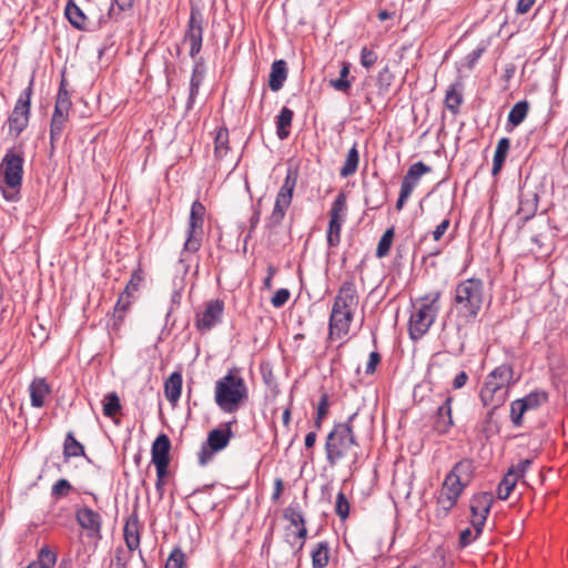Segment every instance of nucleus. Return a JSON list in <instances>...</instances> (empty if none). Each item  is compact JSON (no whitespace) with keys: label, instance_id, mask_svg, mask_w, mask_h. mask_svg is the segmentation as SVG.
I'll list each match as a JSON object with an SVG mask.
<instances>
[{"label":"nucleus","instance_id":"obj_1","mask_svg":"<svg viewBox=\"0 0 568 568\" xmlns=\"http://www.w3.org/2000/svg\"><path fill=\"white\" fill-rule=\"evenodd\" d=\"M357 306L356 286L352 281H346L339 287L332 306L328 324L331 338L341 339L348 334Z\"/></svg>","mask_w":568,"mask_h":568},{"label":"nucleus","instance_id":"obj_2","mask_svg":"<svg viewBox=\"0 0 568 568\" xmlns=\"http://www.w3.org/2000/svg\"><path fill=\"white\" fill-rule=\"evenodd\" d=\"M475 471L473 460L458 462L446 475L437 496L438 511L446 516L457 504L464 489L470 484Z\"/></svg>","mask_w":568,"mask_h":568},{"label":"nucleus","instance_id":"obj_3","mask_svg":"<svg viewBox=\"0 0 568 568\" xmlns=\"http://www.w3.org/2000/svg\"><path fill=\"white\" fill-rule=\"evenodd\" d=\"M248 390L241 372L232 368L215 382L214 398L224 413H235L247 399Z\"/></svg>","mask_w":568,"mask_h":568},{"label":"nucleus","instance_id":"obj_4","mask_svg":"<svg viewBox=\"0 0 568 568\" xmlns=\"http://www.w3.org/2000/svg\"><path fill=\"white\" fill-rule=\"evenodd\" d=\"M440 296L439 291H433L412 302L408 321V333L412 339L417 341L429 331L440 308Z\"/></svg>","mask_w":568,"mask_h":568},{"label":"nucleus","instance_id":"obj_5","mask_svg":"<svg viewBox=\"0 0 568 568\" xmlns=\"http://www.w3.org/2000/svg\"><path fill=\"white\" fill-rule=\"evenodd\" d=\"M485 300V286L479 278H467L455 288V308L464 323H473L479 314Z\"/></svg>","mask_w":568,"mask_h":568},{"label":"nucleus","instance_id":"obj_6","mask_svg":"<svg viewBox=\"0 0 568 568\" xmlns=\"http://www.w3.org/2000/svg\"><path fill=\"white\" fill-rule=\"evenodd\" d=\"M514 369L511 365L501 364L491 371L480 389V400L484 406L491 410L497 409L506 402L509 387L515 384Z\"/></svg>","mask_w":568,"mask_h":568},{"label":"nucleus","instance_id":"obj_7","mask_svg":"<svg viewBox=\"0 0 568 568\" xmlns=\"http://www.w3.org/2000/svg\"><path fill=\"white\" fill-rule=\"evenodd\" d=\"M356 414H353L348 417L347 422L335 425L328 434L325 452L331 466L336 465L338 460L351 454L356 457L355 448L357 447V443L352 426Z\"/></svg>","mask_w":568,"mask_h":568},{"label":"nucleus","instance_id":"obj_8","mask_svg":"<svg viewBox=\"0 0 568 568\" xmlns=\"http://www.w3.org/2000/svg\"><path fill=\"white\" fill-rule=\"evenodd\" d=\"M23 162L22 155L10 149L0 163V191L9 202H17L20 199Z\"/></svg>","mask_w":568,"mask_h":568},{"label":"nucleus","instance_id":"obj_9","mask_svg":"<svg viewBox=\"0 0 568 568\" xmlns=\"http://www.w3.org/2000/svg\"><path fill=\"white\" fill-rule=\"evenodd\" d=\"M295 186L296 178L288 172L275 196L273 210L266 220L265 229L267 231L268 240L277 233L276 229L283 222L286 212L292 204Z\"/></svg>","mask_w":568,"mask_h":568},{"label":"nucleus","instance_id":"obj_10","mask_svg":"<svg viewBox=\"0 0 568 568\" xmlns=\"http://www.w3.org/2000/svg\"><path fill=\"white\" fill-rule=\"evenodd\" d=\"M493 505V496L487 493L475 495L470 501L471 511V526L475 534L470 528H466L459 535V544L462 547L468 546L473 540L477 539L483 531L487 516Z\"/></svg>","mask_w":568,"mask_h":568},{"label":"nucleus","instance_id":"obj_11","mask_svg":"<svg viewBox=\"0 0 568 568\" xmlns=\"http://www.w3.org/2000/svg\"><path fill=\"white\" fill-rule=\"evenodd\" d=\"M33 79L29 85L20 93L14 108L8 118V134L12 139H17L29 125L31 115V97H32Z\"/></svg>","mask_w":568,"mask_h":568},{"label":"nucleus","instance_id":"obj_12","mask_svg":"<svg viewBox=\"0 0 568 568\" xmlns=\"http://www.w3.org/2000/svg\"><path fill=\"white\" fill-rule=\"evenodd\" d=\"M204 215L205 206L200 201H194L190 211L183 253H195L200 250L203 240Z\"/></svg>","mask_w":568,"mask_h":568},{"label":"nucleus","instance_id":"obj_13","mask_svg":"<svg viewBox=\"0 0 568 568\" xmlns=\"http://www.w3.org/2000/svg\"><path fill=\"white\" fill-rule=\"evenodd\" d=\"M224 313V302L216 298L206 301L196 312L195 326L201 332L211 331L221 323Z\"/></svg>","mask_w":568,"mask_h":568},{"label":"nucleus","instance_id":"obj_14","mask_svg":"<svg viewBox=\"0 0 568 568\" xmlns=\"http://www.w3.org/2000/svg\"><path fill=\"white\" fill-rule=\"evenodd\" d=\"M428 172H430V168L420 161L409 166L402 181L400 192L396 203L398 211L403 209L414 189L419 183L420 178Z\"/></svg>","mask_w":568,"mask_h":568},{"label":"nucleus","instance_id":"obj_15","mask_svg":"<svg viewBox=\"0 0 568 568\" xmlns=\"http://www.w3.org/2000/svg\"><path fill=\"white\" fill-rule=\"evenodd\" d=\"M232 437L230 426L225 429H213L209 433L206 443L202 445L199 453V462L201 465H206L212 458L213 454L222 450L227 446Z\"/></svg>","mask_w":568,"mask_h":568},{"label":"nucleus","instance_id":"obj_16","mask_svg":"<svg viewBox=\"0 0 568 568\" xmlns=\"http://www.w3.org/2000/svg\"><path fill=\"white\" fill-rule=\"evenodd\" d=\"M75 520L89 537L101 538L102 518L99 513L87 506L80 507L75 511Z\"/></svg>","mask_w":568,"mask_h":568},{"label":"nucleus","instance_id":"obj_17","mask_svg":"<svg viewBox=\"0 0 568 568\" xmlns=\"http://www.w3.org/2000/svg\"><path fill=\"white\" fill-rule=\"evenodd\" d=\"M171 443L166 435H160L152 445V463L160 475L168 474Z\"/></svg>","mask_w":568,"mask_h":568},{"label":"nucleus","instance_id":"obj_18","mask_svg":"<svg viewBox=\"0 0 568 568\" xmlns=\"http://www.w3.org/2000/svg\"><path fill=\"white\" fill-rule=\"evenodd\" d=\"M203 27L201 16L192 11L189 19V28L184 37V41L190 45V55L195 58L202 48Z\"/></svg>","mask_w":568,"mask_h":568},{"label":"nucleus","instance_id":"obj_19","mask_svg":"<svg viewBox=\"0 0 568 568\" xmlns=\"http://www.w3.org/2000/svg\"><path fill=\"white\" fill-rule=\"evenodd\" d=\"M452 402L453 398L448 396L445 402L437 408L434 420V428L439 434L447 433L453 426Z\"/></svg>","mask_w":568,"mask_h":568},{"label":"nucleus","instance_id":"obj_20","mask_svg":"<svg viewBox=\"0 0 568 568\" xmlns=\"http://www.w3.org/2000/svg\"><path fill=\"white\" fill-rule=\"evenodd\" d=\"M205 77V67L201 60L195 61L192 77L190 80L189 98L186 102V110H191L194 106L199 89L203 83Z\"/></svg>","mask_w":568,"mask_h":568},{"label":"nucleus","instance_id":"obj_21","mask_svg":"<svg viewBox=\"0 0 568 568\" xmlns=\"http://www.w3.org/2000/svg\"><path fill=\"white\" fill-rule=\"evenodd\" d=\"M182 381V374L173 372L164 383L165 397L173 406L176 405L181 397Z\"/></svg>","mask_w":568,"mask_h":568},{"label":"nucleus","instance_id":"obj_22","mask_svg":"<svg viewBox=\"0 0 568 568\" xmlns=\"http://www.w3.org/2000/svg\"><path fill=\"white\" fill-rule=\"evenodd\" d=\"M31 405L42 407L45 397L50 394V387L44 378H34L29 387Z\"/></svg>","mask_w":568,"mask_h":568},{"label":"nucleus","instance_id":"obj_23","mask_svg":"<svg viewBox=\"0 0 568 568\" xmlns=\"http://www.w3.org/2000/svg\"><path fill=\"white\" fill-rule=\"evenodd\" d=\"M287 78V67L284 60H276L273 62L268 79L270 89L274 92L282 89Z\"/></svg>","mask_w":568,"mask_h":568},{"label":"nucleus","instance_id":"obj_24","mask_svg":"<svg viewBox=\"0 0 568 568\" xmlns=\"http://www.w3.org/2000/svg\"><path fill=\"white\" fill-rule=\"evenodd\" d=\"M68 119L69 111L54 110L50 128V138L52 142L60 139L65 129Z\"/></svg>","mask_w":568,"mask_h":568},{"label":"nucleus","instance_id":"obj_25","mask_svg":"<svg viewBox=\"0 0 568 568\" xmlns=\"http://www.w3.org/2000/svg\"><path fill=\"white\" fill-rule=\"evenodd\" d=\"M293 120V111L284 106L276 116V134L281 140H285L290 135V126Z\"/></svg>","mask_w":568,"mask_h":568},{"label":"nucleus","instance_id":"obj_26","mask_svg":"<svg viewBox=\"0 0 568 568\" xmlns=\"http://www.w3.org/2000/svg\"><path fill=\"white\" fill-rule=\"evenodd\" d=\"M510 148L508 138H503L498 141L493 161V175H497L503 168L505 159Z\"/></svg>","mask_w":568,"mask_h":568},{"label":"nucleus","instance_id":"obj_27","mask_svg":"<svg viewBox=\"0 0 568 568\" xmlns=\"http://www.w3.org/2000/svg\"><path fill=\"white\" fill-rule=\"evenodd\" d=\"M359 162V153L357 150V145L354 144L351 150L347 152L343 166L341 168L339 174L342 178H348L353 175Z\"/></svg>","mask_w":568,"mask_h":568},{"label":"nucleus","instance_id":"obj_28","mask_svg":"<svg viewBox=\"0 0 568 568\" xmlns=\"http://www.w3.org/2000/svg\"><path fill=\"white\" fill-rule=\"evenodd\" d=\"M285 518L297 528L296 536L302 540V547L304 545V539L306 538L307 535V529L305 527V520L302 513L293 508H287L285 511Z\"/></svg>","mask_w":568,"mask_h":568},{"label":"nucleus","instance_id":"obj_29","mask_svg":"<svg viewBox=\"0 0 568 568\" xmlns=\"http://www.w3.org/2000/svg\"><path fill=\"white\" fill-rule=\"evenodd\" d=\"M64 13L67 19L73 27H75L77 29H84L87 17L73 1H69L67 3Z\"/></svg>","mask_w":568,"mask_h":568},{"label":"nucleus","instance_id":"obj_30","mask_svg":"<svg viewBox=\"0 0 568 568\" xmlns=\"http://www.w3.org/2000/svg\"><path fill=\"white\" fill-rule=\"evenodd\" d=\"M347 213V196L344 192H339L334 200L329 210V219L345 222Z\"/></svg>","mask_w":568,"mask_h":568},{"label":"nucleus","instance_id":"obj_31","mask_svg":"<svg viewBox=\"0 0 568 568\" xmlns=\"http://www.w3.org/2000/svg\"><path fill=\"white\" fill-rule=\"evenodd\" d=\"M329 559V549L326 541H321L312 551V564L314 568H324Z\"/></svg>","mask_w":568,"mask_h":568},{"label":"nucleus","instance_id":"obj_32","mask_svg":"<svg viewBox=\"0 0 568 568\" xmlns=\"http://www.w3.org/2000/svg\"><path fill=\"white\" fill-rule=\"evenodd\" d=\"M63 455L65 459L84 455V447L74 438L71 432L67 434L63 445Z\"/></svg>","mask_w":568,"mask_h":568},{"label":"nucleus","instance_id":"obj_33","mask_svg":"<svg viewBox=\"0 0 568 568\" xmlns=\"http://www.w3.org/2000/svg\"><path fill=\"white\" fill-rule=\"evenodd\" d=\"M351 65L348 62H343L342 68L339 71V78L335 80H331L329 84L332 88H334L336 91L348 93L351 89V81L347 79L349 74Z\"/></svg>","mask_w":568,"mask_h":568},{"label":"nucleus","instance_id":"obj_34","mask_svg":"<svg viewBox=\"0 0 568 568\" xmlns=\"http://www.w3.org/2000/svg\"><path fill=\"white\" fill-rule=\"evenodd\" d=\"M124 539L128 548L134 550L140 545V536L138 532V521L129 520L124 527Z\"/></svg>","mask_w":568,"mask_h":568},{"label":"nucleus","instance_id":"obj_35","mask_svg":"<svg viewBox=\"0 0 568 568\" xmlns=\"http://www.w3.org/2000/svg\"><path fill=\"white\" fill-rule=\"evenodd\" d=\"M462 83H455L449 87L445 95V105L453 113H456L463 102V98L460 92L456 90V88H462Z\"/></svg>","mask_w":568,"mask_h":568},{"label":"nucleus","instance_id":"obj_36","mask_svg":"<svg viewBox=\"0 0 568 568\" xmlns=\"http://www.w3.org/2000/svg\"><path fill=\"white\" fill-rule=\"evenodd\" d=\"M529 110V104L527 101H519L517 102L510 110L508 114V122L513 126L519 125L525 118L527 116Z\"/></svg>","mask_w":568,"mask_h":568},{"label":"nucleus","instance_id":"obj_37","mask_svg":"<svg viewBox=\"0 0 568 568\" xmlns=\"http://www.w3.org/2000/svg\"><path fill=\"white\" fill-rule=\"evenodd\" d=\"M529 412L524 402L518 398L510 404V420L516 427H520L524 423L525 413Z\"/></svg>","mask_w":568,"mask_h":568},{"label":"nucleus","instance_id":"obj_38","mask_svg":"<svg viewBox=\"0 0 568 568\" xmlns=\"http://www.w3.org/2000/svg\"><path fill=\"white\" fill-rule=\"evenodd\" d=\"M102 404H103V414L106 417L115 416L121 409L120 398L113 392L109 393L104 396Z\"/></svg>","mask_w":568,"mask_h":568},{"label":"nucleus","instance_id":"obj_39","mask_svg":"<svg viewBox=\"0 0 568 568\" xmlns=\"http://www.w3.org/2000/svg\"><path fill=\"white\" fill-rule=\"evenodd\" d=\"M516 483H517V477H514V474H510L508 471L497 487L498 498L506 500L510 496L511 491L514 490Z\"/></svg>","mask_w":568,"mask_h":568},{"label":"nucleus","instance_id":"obj_40","mask_svg":"<svg viewBox=\"0 0 568 568\" xmlns=\"http://www.w3.org/2000/svg\"><path fill=\"white\" fill-rule=\"evenodd\" d=\"M529 410H535L545 404L548 399L547 393L544 390H535L520 398Z\"/></svg>","mask_w":568,"mask_h":568},{"label":"nucleus","instance_id":"obj_41","mask_svg":"<svg viewBox=\"0 0 568 568\" xmlns=\"http://www.w3.org/2000/svg\"><path fill=\"white\" fill-rule=\"evenodd\" d=\"M214 144V153L217 159H222L226 155L229 150V132L226 129H220L216 132Z\"/></svg>","mask_w":568,"mask_h":568},{"label":"nucleus","instance_id":"obj_42","mask_svg":"<svg viewBox=\"0 0 568 568\" xmlns=\"http://www.w3.org/2000/svg\"><path fill=\"white\" fill-rule=\"evenodd\" d=\"M394 235H395V232H394L393 227L387 229L385 231V233L382 235V237L378 242V245H377V250H376L377 257L382 258V257H385L388 255L392 244H393Z\"/></svg>","mask_w":568,"mask_h":568},{"label":"nucleus","instance_id":"obj_43","mask_svg":"<svg viewBox=\"0 0 568 568\" xmlns=\"http://www.w3.org/2000/svg\"><path fill=\"white\" fill-rule=\"evenodd\" d=\"M344 222L331 220L327 227V243L329 246H337L341 242V230Z\"/></svg>","mask_w":568,"mask_h":568},{"label":"nucleus","instance_id":"obj_44","mask_svg":"<svg viewBox=\"0 0 568 568\" xmlns=\"http://www.w3.org/2000/svg\"><path fill=\"white\" fill-rule=\"evenodd\" d=\"M133 300L134 297L129 294H125L123 292L120 294L114 307V316L119 322L123 321L124 313L130 308Z\"/></svg>","mask_w":568,"mask_h":568},{"label":"nucleus","instance_id":"obj_45","mask_svg":"<svg viewBox=\"0 0 568 568\" xmlns=\"http://www.w3.org/2000/svg\"><path fill=\"white\" fill-rule=\"evenodd\" d=\"M57 561V555L48 547L41 548L39 552V557L37 561H33L34 565H40L44 568H53Z\"/></svg>","mask_w":568,"mask_h":568},{"label":"nucleus","instance_id":"obj_46","mask_svg":"<svg viewBox=\"0 0 568 568\" xmlns=\"http://www.w3.org/2000/svg\"><path fill=\"white\" fill-rule=\"evenodd\" d=\"M142 282H143L142 272L140 270L134 271L132 273L131 278H130L129 283L126 284L123 293L135 297V293L139 291Z\"/></svg>","mask_w":568,"mask_h":568},{"label":"nucleus","instance_id":"obj_47","mask_svg":"<svg viewBox=\"0 0 568 568\" xmlns=\"http://www.w3.org/2000/svg\"><path fill=\"white\" fill-rule=\"evenodd\" d=\"M71 100L68 91L64 89L63 82L60 85L54 110L70 111Z\"/></svg>","mask_w":568,"mask_h":568},{"label":"nucleus","instance_id":"obj_48","mask_svg":"<svg viewBox=\"0 0 568 568\" xmlns=\"http://www.w3.org/2000/svg\"><path fill=\"white\" fill-rule=\"evenodd\" d=\"M335 511L341 519H346L348 517L349 503L342 491H339L336 496Z\"/></svg>","mask_w":568,"mask_h":568},{"label":"nucleus","instance_id":"obj_49","mask_svg":"<svg viewBox=\"0 0 568 568\" xmlns=\"http://www.w3.org/2000/svg\"><path fill=\"white\" fill-rule=\"evenodd\" d=\"M185 556L183 551L175 548L169 556L165 568H183Z\"/></svg>","mask_w":568,"mask_h":568},{"label":"nucleus","instance_id":"obj_50","mask_svg":"<svg viewBox=\"0 0 568 568\" xmlns=\"http://www.w3.org/2000/svg\"><path fill=\"white\" fill-rule=\"evenodd\" d=\"M537 210V199L536 195H534V199L531 200H521L518 212L523 214V216L528 220L531 217Z\"/></svg>","mask_w":568,"mask_h":568},{"label":"nucleus","instance_id":"obj_51","mask_svg":"<svg viewBox=\"0 0 568 568\" xmlns=\"http://www.w3.org/2000/svg\"><path fill=\"white\" fill-rule=\"evenodd\" d=\"M72 489L71 484L67 479H59L51 489V494L55 498L67 496Z\"/></svg>","mask_w":568,"mask_h":568},{"label":"nucleus","instance_id":"obj_52","mask_svg":"<svg viewBox=\"0 0 568 568\" xmlns=\"http://www.w3.org/2000/svg\"><path fill=\"white\" fill-rule=\"evenodd\" d=\"M377 61V54L374 50L367 48V47H364L362 50H361V64L366 68V69H369L371 67H373Z\"/></svg>","mask_w":568,"mask_h":568},{"label":"nucleus","instance_id":"obj_53","mask_svg":"<svg viewBox=\"0 0 568 568\" xmlns=\"http://www.w3.org/2000/svg\"><path fill=\"white\" fill-rule=\"evenodd\" d=\"M394 80L393 73L389 71L388 67H385L377 77V83L379 89L383 91H388L392 82Z\"/></svg>","mask_w":568,"mask_h":568},{"label":"nucleus","instance_id":"obj_54","mask_svg":"<svg viewBox=\"0 0 568 568\" xmlns=\"http://www.w3.org/2000/svg\"><path fill=\"white\" fill-rule=\"evenodd\" d=\"M531 463H532V459H530V458L523 459L517 465L511 466L508 471L510 474H514V477H517V480H518L519 478L524 477L525 473L528 470Z\"/></svg>","mask_w":568,"mask_h":568},{"label":"nucleus","instance_id":"obj_55","mask_svg":"<svg viewBox=\"0 0 568 568\" xmlns=\"http://www.w3.org/2000/svg\"><path fill=\"white\" fill-rule=\"evenodd\" d=\"M290 296L291 293L287 288H280L274 293L271 303L276 308L282 307L284 304H286Z\"/></svg>","mask_w":568,"mask_h":568},{"label":"nucleus","instance_id":"obj_56","mask_svg":"<svg viewBox=\"0 0 568 568\" xmlns=\"http://www.w3.org/2000/svg\"><path fill=\"white\" fill-rule=\"evenodd\" d=\"M329 400L327 394H323L317 405L318 419H324L328 413Z\"/></svg>","mask_w":568,"mask_h":568},{"label":"nucleus","instance_id":"obj_57","mask_svg":"<svg viewBox=\"0 0 568 568\" xmlns=\"http://www.w3.org/2000/svg\"><path fill=\"white\" fill-rule=\"evenodd\" d=\"M381 361V356L378 353L376 352H372L369 354V358H368V362L366 364V368H365V373L366 374H373L376 369V366L378 365Z\"/></svg>","mask_w":568,"mask_h":568},{"label":"nucleus","instance_id":"obj_58","mask_svg":"<svg viewBox=\"0 0 568 568\" xmlns=\"http://www.w3.org/2000/svg\"><path fill=\"white\" fill-rule=\"evenodd\" d=\"M449 220L445 219L436 226V229L433 231V239L435 241H439L443 237L449 226Z\"/></svg>","mask_w":568,"mask_h":568},{"label":"nucleus","instance_id":"obj_59","mask_svg":"<svg viewBox=\"0 0 568 568\" xmlns=\"http://www.w3.org/2000/svg\"><path fill=\"white\" fill-rule=\"evenodd\" d=\"M468 381V375L466 372H460L456 375V377L453 381V388L454 389H460L466 385Z\"/></svg>","mask_w":568,"mask_h":568},{"label":"nucleus","instance_id":"obj_60","mask_svg":"<svg viewBox=\"0 0 568 568\" xmlns=\"http://www.w3.org/2000/svg\"><path fill=\"white\" fill-rule=\"evenodd\" d=\"M283 489H284V483H283V479L281 478H276L274 480V490H273V494H272V500L273 501H277L283 493Z\"/></svg>","mask_w":568,"mask_h":568},{"label":"nucleus","instance_id":"obj_61","mask_svg":"<svg viewBox=\"0 0 568 568\" xmlns=\"http://www.w3.org/2000/svg\"><path fill=\"white\" fill-rule=\"evenodd\" d=\"M535 2L536 0H518L517 12L521 14L527 13Z\"/></svg>","mask_w":568,"mask_h":568},{"label":"nucleus","instance_id":"obj_62","mask_svg":"<svg viewBox=\"0 0 568 568\" xmlns=\"http://www.w3.org/2000/svg\"><path fill=\"white\" fill-rule=\"evenodd\" d=\"M276 273V268L272 265L267 267V276L264 278L263 285L265 288L271 290L273 286V276Z\"/></svg>","mask_w":568,"mask_h":568},{"label":"nucleus","instance_id":"obj_63","mask_svg":"<svg viewBox=\"0 0 568 568\" xmlns=\"http://www.w3.org/2000/svg\"><path fill=\"white\" fill-rule=\"evenodd\" d=\"M116 4L119 12L132 8L134 0H113Z\"/></svg>","mask_w":568,"mask_h":568},{"label":"nucleus","instance_id":"obj_64","mask_svg":"<svg viewBox=\"0 0 568 568\" xmlns=\"http://www.w3.org/2000/svg\"><path fill=\"white\" fill-rule=\"evenodd\" d=\"M168 474H163V475H160L158 471H156V483H155V487H156V490L159 491L160 496L163 495V490H164V478L166 477Z\"/></svg>","mask_w":568,"mask_h":568}]
</instances>
